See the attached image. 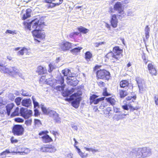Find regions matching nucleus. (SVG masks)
Listing matches in <instances>:
<instances>
[{
	"label": "nucleus",
	"mask_w": 158,
	"mask_h": 158,
	"mask_svg": "<svg viewBox=\"0 0 158 158\" xmlns=\"http://www.w3.org/2000/svg\"><path fill=\"white\" fill-rule=\"evenodd\" d=\"M101 66V65H96L94 66V69H98L100 68Z\"/></svg>",
	"instance_id": "obj_63"
},
{
	"label": "nucleus",
	"mask_w": 158,
	"mask_h": 158,
	"mask_svg": "<svg viewBox=\"0 0 158 158\" xmlns=\"http://www.w3.org/2000/svg\"><path fill=\"white\" fill-rule=\"evenodd\" d=\"M69 70H62V73L64 76H68L69 77H73L75 76V74H69Z\"/></svg>",
	"instance_id": "obj_25"
},
{
	"label": "nucleus",
	"mask_w": 158,
	"mask_h": 158,
	"mask_svg": "<svg viewBox=\"0 0 158 158\" xmlns=\"http://www.w3.org/2000/svg\"><path fill=\"white\" fill-rule=\"evenodd\" d=\"M28 49L25 47H23L18 52V54L19 55H23L24 52H27Z\"/></svg>",
	"instance_id": "obj_32"
},
{
	"label": "nucleus",
	"mask_w": 158,
	"mask_h": 158,
	"mask_svg": "<svg viewBox=\"0 0 158 158\" xmlns=\"http://www.w3.org/2000/svg\"><path fill=\"white\" fill-rule=\"evenodd\" d=\"M152 149L148 147L136 148L132 152L133 157L135 158H145L152 155Z\"/></svg>",
	"instance_id": "obj_2"
},
{
	"label": "nucleus",
	"mask_w": 158,
	"mask_h": 158,
	"mask_svg": "<svg viewBox=\"0 0 158 158\" xmlns=\"http://www.w3.org/2000/svg\"><path fill=\"white\" fill-rule=\"evenodd\" d=\"M47 72V70H38L37 71L39 74L41 75L44 74Z\"/></svg>",
	"instance_id": "obj_48"
},
{
	"label": "nucleus",
	"mask_w": 158,
	"mask_h": 158,
	"mask_svg": "<svg viewBox=\"0 0 158 158\" xmlns=\"http://www.w3.org/2000/svg\"><path fill=\"white\" fill-rule=\"evenodd\" d=\"M148 69H155L154 65L153 63H149L148 65Z\"/></svg>",
	"instance_id": "obj_46"
},
{
	"label": "nucleus",
	"mask_w": 158,
	"mask_h": 158,
	"mask_svg": "<svg viewBox=\"0 0 158 158\" xmlns=\"http://www.w3.org/2000/svg\"><path fill=\"white\" fill-rule=\"evenodd\" d=\"M110 75V73L106 70H99L97 72V77L100 79H107Z\"/></svg>",
	"instance_id": "obj_7"
},
{
	"label": "nucleus",
	"mask_w": 158,
	"mask_h": 158,
	"mask_svg": "<svg viewBox=\"0 0 158 158\" xmlns=\"http://www.w3.org/2000/svg\"><path fill=\"white\" fill-rule=\"evenodd\" d=\"M12 71H10V70H1V72L5 73H7L9 75L15 76L17 75H19V76L20 77V75L19 73H17L14 70H11Z\"/></svg>",
	"instance_id": "obj_16"
},
{
	"label": "nucleus",
	"mask_w": 158,
	"mask_h": 158,
	"mask_svg": "<svg viewBox=\"0 0 158 158\" xmlns=\"http://www.w3.org/2000/svg\"><path fill=\"white\" fill-rule=\"evenodd\" d=\"M78 152L81 158H86L87 157L88 154L87 153L82 152L80 149L76 147Z\"/></svg>",
	"instance_id": "obj_27"
},
{
	"label": "nucleus",
	"mask_w": 158,
	"mask_h": 158,
	"mask_svg": "<svg viewBox=\"0 0 158 158\" xmlns=\"http://www.w3.org/2000/svg\"><path fill=\"white\" fill-rule=\"evenodd\" d=\"M0 113L2 114H4L7 113V111L6 112L5 110H2L0 111Z\"/></svg>",
	"instance_id": "obj_60"
},
{
	"label": "nucleus",
	"mask_w": 158,
	"mask_h": 158,
	"mask_svg": "<svg viewBox=\"0 0 158 158\" xmlns=\"http://www.w3.org/2000/svg\"><path fill=\"white\" fill-rule=\"evenodd\" d=\"M93 57V55L90 51H87L85 53V58L87 61L91 60Z\"/></svg>",
	"instance_id": "obj_23"
},
{
	"label": "nucleus",
	"mask_w": 158,
	"mask_h": 158,
	"mask_svg": "<svg viewBox=\"0 0 158 158\" xmlns=\"http://www.w3.org/2000/svg\"><path fill=\"white\" fill-rule=\"evenodd\" d=\"M154 99L156 104L158 106V97L155 96L154 97Z\"/></svg>",
	"instance_id": "obj_58"
},
{
	"label": "nucleus",
	"mask_w": 158,
	"mask_h": 158,
	"mask_svg": "<svg viewBox=\"0 0 158 158\" xmlns=\"http://www.w3.org/2000/svg\"><path fill=\"white\" fill-rule=\"evenodd\" d=\"M98 96L93 94L90 96V102L91 104L94 103V104H97L101 101L103 100L105 98L102 97L99 98H97Z\"/></svg>",
	"instance_id": "obj_15"
},
{
	"label": "nucleus",
	"mask_w": 158,
	"mask_h": 158,
	"mask_svg": "<svg viewBox=\"0 0 158 158\" xmlns=\"http://www.w3.org/2000/svg\"><path fill=\"white\" fill-rule=\"evenodd\" d=\"M66 158H73V155L71 153H70L66 155Z\"/></svg>",
	"instance_id": "obj_52"
},
{
	"label": "nucleus",
	"mask_w": 158,
	"mask_h": 158,
	"mask_svg": "<svg viewBox=\"0 0 158 158\" xmlns=\"http://www.w3.org/2000/svg\"><path fill=\"white\" fill-rule=\"evenodd\" d=\"M128 106L131 109L133 110H137L139 108V107L137 106L134 107L131 105H129Z\"/></svg>",
	"instance_id": "obj_56"
},
{
	"label": "nucleus",
	"mask_w": 158,
	"mask_h": 158,
	"mask_svg": "<svg viewBox=\"0 0 158 158\" xmlns=\"http://www.w3.org/2000/svg\"><path fill=\"white\" fill-rule=\"evenodd\" d=\"M123 50L118 46H115L113 48V51L108 53L105 56L111 62L114 63L119 60L123 56Z\"/></svg>",
	"instance_id": "obj_1"
},
{
	"label": "nucleus",
	"mask_w": 158,
	"mask_h": 158,
	"mask_svg": "<svg viewBox=\"0 0 158 158\" xmlns=\"http://www.w3.org/2000/svg\"><path fill=\"white\" fill-rule=\"evenodd\" d=\"M80 95L77 93H74L70 96V99L73 100L72 104V106L75 108H77L81 100Z\"/></svg>",
	"instance_id": "obj_6"
},
{
	"label": "nucleus",
	"mask_w": 158,
	"mask_h": 158,
	"mask_svg": "<svg viewBox=\"0 0 158 158\" xmlns=\"http://www.w3.org/2000/svg\"><path fill=\"white\" fill-rule=\"evenodd\" d=\"M14 106V104L12 103L8 104L6 106V110L7 111V113L8 115H10V111L13 108Z\"/></svg>",
	"instance_id": "obj_24"
},
{
	"label": "nucleus",
	"mask_w": 158,
	"mask_h": 158,
	"mask_svg": "<svg viewBox=\"0 0 158 158\" xmlns=\"http://www.w3.org/2000/svg\"><path fill=\"white\" fill-rule=\"evenodd\" d=\"M11 142L12 143H17L18 140L16 139H14V137H12L10 139Z\"/></svg>",
	"instance_id": "obj_53"
},
{
	"label": "nucleus",
	"mask_w": 158,
	"mask_h": 158,
	"mask_svg": "<svg viewBox=\"0 0 158 158\" xmlns=\"http://www.w3.org/2000/svg\"><path fill=\"white\" fill-rule=\"evenodd\" d=\"M21 100L22 98L20 97H18L15 99V102L17 105L19 106L20 105Z\"/></svg>",
	"instance_id": "obj_42"
},
{
	"label": "nucleus",
	"mask_w": 158,
	"mask_h": 158,
	"mask_svg": "<svg viewBox=\"0 0 158 158\" xmlns=\"http://www.w3.org/2000/svg\"><path fill=\"white\" fill-rule=\"evenodd\" d=\"M60 47L61 50L65 52L71 49L72 44L68 41H64L60 44Z\"/></svg>",
	"instance_id": "obj_10"
},
{
	"label": "nucleus",
	"mask_w": 158,
	"mask_h": 158,
	"mask_svg": "<svg viewBox=\"0 0 158 158\" xmlns=\"http://www.w3.org/2000/svg\"><path fill=\"white\" fill-rule=\"evenodd\" d=\"M34 123L35 125H37L38 127L40 126L41 124L40 120L36 119H34Z\"/></svg>",
	"instance_id": "obj_43"
},
{
	"label": "nucleus",
	"mask_w": 158,
	"mask_h": 158,
	"mask_svg": "<svg viewBox=\"0 0 158 158\" xmlns=\"http://www.w3.org/2000/svg\"><path fill=\"white\" fill-rule=\"evenodd\" d=\"M106 100L112 105H115L116 102L114 99L112 98V97L106 98Z\"/></svg>",
	"instance_id": "obj_29"
},
{
	"label": "nucleus",
	"mask_w": 158,
	"mask_h": 158,
	"mask_svg": "<svg viewBox=\"0 0 158 158\" xmlns=\"http://www.w3.org/2000/svg\"><path fill=\"white\" fill-rule=\"evenodd\" d=\"M53 2L51 0H44V2L48 4L47 5V8H52L56 6H59L62 3L63 0H59V2L57 3Z\"/></svg>",
	"instance_id": "obj_11"
},
{
	"label": "nucleus",
	"mask_w": 158,
	"mask_h": 158,
	"mask_svg": "<svg viewBox=\"0 0 158 158\" xmlns=\"http://www.w3.org/2000/svg\"><path fill=\"white\" fill-rule=\"evenodd\" d=\"M5 33L6 34H10L12 35H14L16 34V31L15 30L14 31H11L10 30H7L5 32Z\"/></svg>",
	"instance_id": "obj_44"
},
{
	"label": "nucleus",
	"mask_w": 158,
	"mask_h": 158,
	"mask_svg": "<svg viewBox=\"0 0 158 158\" xmlns=\"http://www.w3.org/2000/svg\"><path fill=\"white\" fill-rule=\"evenodd\" d=\"M110 23L111 26L113 28H115L117 27L118 21L116 14H113L111 15Z\"/></svg>",
	"instance_id": "obj_14"
},
{
	"label": "nucleus",
	"mask_w": 158,
	"mask_h": 158,
	"mask_svg": "<svg viewBox=\"0 0 158 158\" xmlns=\"http://www.w3.org/2000/svg\"><path fill=\"white\" fill-rule=\"evenodd\" d=\"M119 93L121 98H123L127 95V92L125 90H119Z\"/></svg>",
	"instance_id": "obj_35"
},
{
	"label": "nucleus",
	"mask_w": 158,
	"mask_h": 158,
	"mask_svg": "<svg viewBox=\"0 0 158 158\" xmlns=\"http://www.w3.org/2000/svg\"><path fill=\"white\" fill-rule=\"evenodd\" d=\"M105 44V42L103 41L102 42H100L99 43H95V47H98L100 45L102 44Z\"/></svg>",
	"instance_id": "obj_49"
},
{
	"label": "nucleus",
	"mask_w": 158,
	"mask_h": 158,
	"mask_svg": "<svg viewBox=\"0 0 158 158\" xmlns=\"http://www.w3.org/2000/svg\"><path fill=\"white\" fill-rule=\"evenodd\" d=\"M21 115L25 119H27L31 116L32 114V110H28L27 108H22L20 110Z\"/></svg>",
	"instance_id": "obj_9"
},
{
	"label": "nucleus",
	"mask_w": 158,
	"mask_h": 158,
	"mask_svg": "<svg viewBox=\"0 0 158 158\" xmlns=\"http://www.w3.org/2000/svg\"><path fill=\"white\" fill-rule=\"evenodd\" d=\"M129 84V83L127 80H123L120 82V86L121 87L124 88L127 86Z\"/></svg>",
	"instance_id": "obj_31"
},
{
	"label": "nucleus",
	"mask_w": 158,
	"mask_h": 158,
	"mask_svg": "<svg viewBox=\"0 0 158 158\" xmlns=\"http://www.w3.org/2000/svg\"><path fill=\"white\" fill-rule=\"evenodd\" d=\"M55 147L52 145H48L42 147L41 150L43 152H54L56 151Z\"/></svg>",
	"instance_id": "obj_13"
},
{
	"label": "nucleus",
	"mask_w": 158,
	"mask_h": 158,
	"mask_svg": "<svg viewBox=\"0 0 158 158\" xmlns=\"http://www.w3.org/2000/svg\"><path fill=\"white\" fill-rule=\"evenodd\" d=\"M78 31L81 33L83 34H86L89 31V30L82 26H80L77 28Z\"/></svg>",
	"instance_id": "obj_26"
},
{
	"label": "nucleus",
	"mask_w": 158,
	"mask_h": 158,
	"mask_svg": "<svg viewBox=\"0 0 158 158\" xmlns=\"http://www.w3.org/2000/svg\"><path fill=\"white\" fill-rule=\"evenodd\" d=\"M82 48L81 47H78L77 48H75L70 50V52L73 54H77L80 52Z\"/></svg>",
	"instance_id": "obj_28"
},
{
	"label": "nucleus",
	"mask_w": 158,
	"mask_h": 158,
	"mask_svg": "<svg viewBox=\"0 0 158 158\" xmlns=\"http://www.w3.org/2000/svg\"><path fill=\"white\" fill-rule=\"evenodd\" d=\"M103 94L104 96H108L109 95L108 93L106 90L104 91Z\"/></svg>",
	"instance_id": "obj_62"
},
{
	"label": "nucleus",
	"mask_w": 158,
	"mask_h": 158,
	"mask_svg": "<svg viewBox=\"0 0 158 158\" xmlns=\"http://www.w3.org/2000/svg\"><path fill=\"white\" fill-rule=\"evenodd\" d=\"M104 23L105 24V27H106L109 30H110L111 26V25L109 24L108 23L105 22H104Z\"/></svg>",
	"instance_id": "obj_51"
},
{
	"label": "nucleus",
	"mask_w": 158,
	"mask_h": 158,
	"mask_svg": "<svg viewBox=\"0 0 158 158\" xmlns=\"http://www.w3.org/2000/svg\"><path fill=\"white\" fill-rule=\"evenodd\" d=\"M149 73L152 75H156L157 74L156 70H149Z\"/></svg>",
	"instance_id": "obj_47"
},
{
	"label": "nucleus",
	"mask_w": 158,
	"mask_h": 158,
	"mask_svg": "<svg viewBox=\"0 0 158 158\" xmlns=\"http://www.w3.org/2000/svg\"><path fill=\"white\" fill-rule=\"evenodd\" d=\"M150 31V28L148 25L146 26L145 28V35L147 39H148L149 37V32Z\"/></svg>",
	"instance_id": "obj_33"
},
{
	"label": "nucleus",
	"mask_w": 158,
	"mask_h": 158,
	"mask_svg": "<svg viewBox=\"0 0 158 158\" xmlns=\"http://www.w3.org/2000/svg\"><path fill=\"white\" fill-rule=\"evenodd\" d=\"M114 8L115 10L118 11L119 14H121L123 11L122 4L120 2H116L114 5Z\"/></svg>",
	"instance_id": "obj_17"
},
{
	"label": "nucleus",
	"mask_w": 158,
	"mask_h": 158,
	"mask_svg": "<svg viewBox=\"0 0 158 158\" xmlns=\"http://www.w3.org/2000/svg\"><path fill=\"white\" fill-rule=\"evenodd\" d=\"M32 12V10L30 8H28L26 9L25 11V13L24 14L22 19L23 20H25L28 18L31 17V13Z\"/></svg>",
	"instance_id": "obj_19"
},
{
	"label": "nucleus",
	"mask_w": 158,
	"mask_h": 158,
	"mask_svg": "<svg viewBox=\"0 0 158 158\" xmlns=\"http://www.w3.org/2000/svg\"><path fill=\"white\" fill-rule=\"evenodd\" d=\"M32 99L34 104V107L35 108L36 107L39 106V103L35 101L36 99L33 96H32Z\"/></svg>",
	"instance_id": "obj_39"
},
{
	"label": "nucleus",
	"mask_w": 158,
	"mask_h": 158,
	"mask_svg": "<svg viewBox=\"0 0 158 158\" xmlns=\"http://www.w3.org/2000/svg\"><path fill=\"white\" fill-rule=\"evenodd\" d=\"M15 121L18 122H22L23 121V120L22 118H17L15 119Z\"/></svg>",
	"instance_id": "obj_55"
},
{
	"label": "nucleus",
	"mask_w": 158,
	"mask_h": 158,
	"mask_svg": "<svg viewBox=\"0 0 158 158\" xmlns=\"http://www.w3.org/2000/svg\"><path fill=\"white\" fill-rule=\"evenodd\" d=\"M30 152V150L26 148L24 150V151L21 152V153H22V154H23V153L27 154Z\"/></svg>",
	"instance_id": "obj_57"
},
{
	"label": "nucleus",
	"mask_w": 158,
	"mask_h": 158,
	"mask_svg": "<svg viewBox=\"0 0 158 158\" xmlns=\"http://www.w3.org/2000/svg\"><path fill=\"white\" fill-rule=\"evenodd\" d=\"M22 104L23 106L28 107L31 104V100L30 99H23L22 101Z\"/></svg>",
	"instance_id": "obj_21"
},
{
	"label": "nucleus",
	"mask_w": 158,
	"mask_h": 158,
	"mask_svg": "<svg viewBox=\"0 0 158 158\" xmlns=\"http://www.w3.org/2000/svg\"><path fill=\"white\" fill-rule=\"evenodd\" d=\"M84 148L87 151L92 152L93 154L95 153L96 152H99L98 149H94L92 148H88L86 147H84Z\"/></svg>",
	"instance_id": "obj_34"
},
{
	"label": "nucleus",
	"mask_w": 158,
	"mask_h": 158,
	"mask_svg": "<svg viewBox=\"0 0 158 158\" xmlns=\"http://www.w3.org/2000/svg\"><path fill=\"white\" fill-rule=\"evenodd\" d=\"M114 112L117 113L119 111V109L116 107H114Z\"/></svg>",
	"instance_id": "obj_64"
},
{
	"label": "nucleus",
	"mask_w": 158,
	"mask_h": 158,
	"mask_svg": "<svg viewBox=\"0 0 158 158\" xmlns=\"http://www.w3.org/2000/svg\"><path fill=\"white\" fill-rule=\"evenodd\" d=\"M79 34L78 32H73L70 33L68 35V36L70 38L75 39L76 36Z\"/></svg>",
	"instance_id": "obj_30"
},
{
	"label": "nucleus",
	"mask_w": 158,
	"mask_h": 158,
	"mask_svg": "<svg viewBox=\"0 0 158 158\" xmlns=\"http://www.w3.org/2000/svg\"><path fill=\"white\" fill-rule=\"evenodd\" d=\"M21 92L22 95L24 96H30V95H29L28 93H26L25 91H24L23 89L21 90Z\"/></svg>",
	"instance_id": "obj_50"
},
{
	"label": "nucleus",
	"mask_w": 158,
	"mask_h": 158,
	"mask_svg": "<svg viewBox=\"0 0 158 158\" xmlns=\"http://www.w3.org/2000/svg\"><path fill=\"white\" fill-rule=\"evenodd\" d=\"M122 107L123 109L125 110H128L129 109L127 105H123L122 106Z\"/></svg>",
	"instance_id": "obj_59"
},
{
	"label": "nucleus",
	"mask_w": 158,
	"mask_h": 158,
	"mask_svg": "<svg viewBox=\"0 0 158 158\" xmlns=\"http://www.w3.org/2000/svg\"><path fill=\"white\" fill-rule=\"evenodd\" d=\"M10 153V152L7 149L5 151H4L1 153L0 155L3 156L2 158H5L6 156V154Z\"/></svg>",
	"instance_id": "obj_38"
},
{
	"label": "nucleus",
	"mask_w": 158,
	"mask_h": 158,
	"mask_svg": "<svg viewBox=\"0 0 158 158\" xmlns=\"http://www.w3.org/2000/svg\"><path fill=\"white\" fill-rule=\"evenodd\" d=\"M136 81L138 84L139 91L143 90V85L144 83V81L140 77H136Z\"/></svg>",
	"instance_id": "obj_18"
},
{
	"label": "nucleus",
	"mask_w": 158,
	"mask_h": 158,
	"mask_svg": "<svg viewBox=\"0 0 158 158\" xmlns=\"http://www.w3.org/2000/svg\"><path fill=\"white\" fill-rule=\"evenodd\" d=\"M34 115L35 116H38L40 115V113L38 110L35 108L34 110Z\"/></svg>",
	"instance_id": "obj_54"
},
{
	"label": "nucleus",
	"mask_w": 158,
	"mask_h": 158,
	"mask_svg": "<svg viewBox=\"0 0 158 158\" xmlns=\"http://www.w3.org/2000/svg\"><path fill=\"white\" fill-rule=\"evenodd\" d=\"M110 110V108L109 107L107 108L104 110V114H105L106 116H109V114Z\"/></svg>",
	"instance_id": "obj_40"
},
{
	"label": "nucleus",
	"mask_w": 158,
	"mask_h": 158,
	"mask_svg": "<svg viewBox=\"0 0 158 158\" xmlns=\"http://www.w3.org/2000/svg\"><path fill=\"white\" fill-rule=\"evenodd\" d=\"M42 29H35L32 31V35L35 42L40 43V41L38 40L36 38H39L40 40H43L45 39V33Z\"/></svg>",
	"instance_id": "obj_4"
},
{
	"label": "nucleus",
	"mask_w": 158,
	"mask_h": 158,
	"mask_svg": "<svg viewBox=\"0 0 158 158\" xmlns=\"http://www.w3.org/2000/svg\"><path fill=\"white\" fill-rule=\"evenodd\" d=\"M41 108L44 114H48L50 117H52L56 122L59 123L60 122V118L59 117L58 114L55 111L48 108L47 109L43 105H41Z\"/></svg>",
	"instance_id": "obj_3"
},
{
	"label": "nucleus",
	"mask_w": 158,
	"mask_h": 158,
	"mask_svg": "<svg viewBox=\"0 0 158 158\" xmlns=\"http://www.w3.org/2000/svg\"><path fill=\"white\" fill-rule=\"evenodd\" d=\"M127 114H122L120 113L118 115V118H117V120H119L120 119H122L123 118H125V116L127 115Z\"/></svg>",
	"instance_id": "obj_41"
},
{
	"label": "nucleus",
	"mask_w": 158,
	"mask_h": 158,
	"mask_svg": "<svg viewBox=\"0 0 158 158\" xmlns=\"http://www.w3.org/2000/svg\"><path fill=\"white\" fill-rule=\"evenodd\" d=\"M48 133L47 131H42L39 133L40 135H42L41 137L43 140V141L44 143H48L51 142L52 139L48 135L47 133Z\"/></svg>",
	"instance_id": "obj_12"
},
{
	"label": "nucleus",
	"mask_w": 158,
	"mask_h": 158,
	"mask_svg": "<svg viewBox=\"0 0 158 158\" xmlns=\"http://www.w3.org/2000/svg\"><path fill=\"white\" fill-rule=\"evenodd\" d=\"M25 27L27 28V29L31 30V23H28L27 22H24L23 23Z\"/></svg>",
	"instance_id": "obj_37"
},
{
	"label": "nucleus",
	"mask_w": 158,
	"mask_h": 158,
	"mask_svg": "<svg viewBox=\"0 0 158 158\" xmlns=\"http://www.w3.org/2000/svg\"><path fill=\"white\" fill-rule=\"evenodd\" d=\"M19 114L20 113L19 112V108L18 107H17L14 111L11 114V116L13 117L15 116H18Z\"/></svg>",
	"instance_id": "obj_36"
},
{
	"label": "nucleus",
	"mask_w": 158,
	"mask_h": 158,
	"mask_svg": "<svg viewBox=\"0 0 158 158\" xmlns=\"http://www.w3.org/2000/svg\"><path fill=\"white\" fill-rule=\"evenodd\" d=\"M59 82H60V83H61V86H56L55 88V89H56V90L59 91L60 90H62L64 89V87L63 85V84L64 82V79L61 77L60 78V81H56V83H59Z\"/></svg>",
	"instance_id": "obj_20"
},
{
	"label": "nucleus",
	"mask_w": 158,
	"mask_h": 158,
	"mask_svg": "<svg viewBox=\"0 0 158 158\" xmlns=\"http://www.w3.org/2000/svg\"><path fill=\"white\" fill-rule=\"evenodd\" d=\"M32 24V27L35 29H37V28L42 29L44 26L45 25L44 23L41 20L40 21L36 19L31 21Z\"/></svg>",
	"instance_id": "obj_8"
},
{
	"label": "nucleus",
	"mask_w": 158,
	"mask_h": 158,
	"mask_svg": "<svg viewBox=\"0 0 158 158\" xmlns=\"http://www.w3.org/2000/svg\"><path fill=\"white\" fill-rule=\"evenodd\" d=\"M74 89L72 88L70 90L67 89L64 91L62 93L64 97H67L69 96L71 94L74 92Z\"/></svg>",
	"instance_id": "obj_22"
},
{
	"label": "nucleus",
	"mask_w": 158,
	"mask_h": 158,
	"mask_svg": "<svg viewBox=\"0 0 158 158\" xmlns=\"http://www.w3.org/2000/svg\"><path fill=\"white\" fill-rule=\"evenodd\" d=\"M49 69H54L56 68V66L54 63L53 62H51L49 64Z\"/></svg>",
	"instance_id": "obj_45"
},
{
	"label": "nucleus",
	"mask_w": 158,
	"mask_h": 158,
	"mask_svg": "<svg viewBox=\"0 0 158 158\" xmlns=\"http://www.w3.org/2000/svg\"><path fill=\"white\" fill-rule=\"evenodd\" d=\"M143 61L144 63L146 64L148 62V60L146 59V57L145 56H144V57H143Z\"/></svg>",
	"instance_id": "obj_61"
},
{
	"label": "nucleus",
	"mask_w": 158,
	"mask_h": 158,
	"mask_svg": "<svg viewBox=\"0 0 158 158\" xmlns=\"http://www.w3.org/2000/svg\"><path fill=\"white\" fill-rule=\"evenodd\" d=\"M24 131V129L21 125H15L12 129V132L14 135L17 136L22 135L23 134Z\"/></svg>",
	"instance_id": "obj_5"
}]
</instances>
